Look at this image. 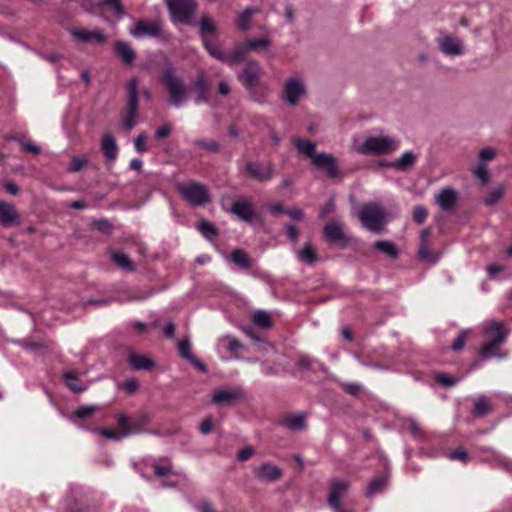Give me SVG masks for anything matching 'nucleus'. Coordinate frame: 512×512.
<instances>
[{"label":"nucleus","mask_w":512,"mask_h":512,"mask_svg":"<svg viewBox=\"0 0 512 512\" xmlns=\"http://www.w3.org/2000/svg\"><path fill=\"white\" fill-rule=\"evenodd\" d=\"M296 257L306 265H314L319 261L318 249L311 241H308L296 251Z\"/></svg>","instance_id":"22"},{"label":"nucleus","mask_w":512,"mask_h":512,"mask_svg":"<svg viewBox=\"0 0 512 512\" xmlns=\"http://www.w3.org/2000/svg\"><path fill=\"white\" fill-rule=\"evenodd\" d=\"M197 229L198 231L206 238V239H209V240H212L213 238H215L217 235H218V229L216 228V226L210 222V221H206V220H203V221H200L198 224H197Z\"/></svg>","instance_id":"39"},{"label":"nucleus","mask_w":512,"mask_h":512,"mask_svg":"<svg viewBox=\"0 0 512 512\" xmlns=\"http://www.w3.org/2000/svg\"><path fill=\"white\" fill-rule=\"evenodd\" d=\"M161 82L164 85L169 101L175 108L182 107L188 100L189 87L184 79L177 74L176 68L168 65L161 74Z\"/></svg>","instance_id":"2"},{"label":"nucleus","mask_w":512,"mask_h":512,"mask_svg":"<svg viewBox=\"0 0 512 512\" xmlns=\"http://www.w3.org/2000/svg\"><path fill=\"white\" fill-rule=\"evenodd\" d=\"M417 155L408 150L405 151L393 164H391V167H394L397 170L400 171H407L409 170L416 162Z\"/></svg>","instance_id":"33"},{"label":"nucleus","mask_w":512,"mask_h":512,"mask_svg":"<svg viewBox=\"0 0 512 512\" xmlns=\"http://www.w3.org/2000/svg\"><path fill=\"white\" fill-rule=\"evenodd\" d=\"M400 141L390 136H368L357 152L365 155H381L399 148Z\"/></svg>","instance_id":"6"},{"label":"nucleus","mask_w":512,"mask_h":512,"mask_svg":"<svg viewBox=\"0 0 512 512\" xmlns=\"http://www.w3.org/2000/svg\"><path fill=\"white\" fill-rule=\"evenodd\" d=\"M244 397L241 387H225L213 391L211 400L216 405H234Z\"/></svg>","instance_id":"10"},{"label":"nucleus","mask_w":512,"mask_h":512,"mask_svg":"<svg viewBox=\"0 0 512 512\" xmlns=\"http://www.w3.org/2000/svg\"><path fill=\"white\" fill-rule=\"evenodd\" d=\"M329 483L330 492L327 498V504L334 512H343L341 498L348 492L350 484L340 478H332Z\"/></svg>","instance_id":"9"},{"label":"nucleus","mask_w":512,"mask_h":512,"mask_svg":"<svg viewBox=\"0 0 512 512\" xmlns=\"http://www.w3.org/2000/svg\"><path fill=\"white\" fill-rule=\"evenodd\" d=\"M306 94V84L299 76L289 77L283 84L282 99L290 106L297 105Z\"/></svg>","instance_id":"8"},{"label":"nucleus","mask_w":512,"mask_h":512,"mask_svg":"<svg viewBox=\"0 0 512 512\" xmlns=\"http://www.w3.org/2000/svg\"><path fill=\"white\" fill-rule=\"evenodd\" d=\"M168 10L174 23L190 24L196 10L194 0H166Z\"/></svg>","instance_id":"7"},{"label":"nucleus","mask_w":512,"mask_h":512,"mask_svg":"<svg viewBox=\"0 0 512 512\" xmlns=\"http://www.w3.org/2000/svg\"><path fill=\"white\" fill-rule=\"evenodd\" d=\"M492 411L490 399L486 395H479L474 399L473 415L483 417Z\"/></svg>","instance_id":"34"},{"label":"nucleus","mask_w":512,"mask_h":512,"mask_svg":"<svg viewBox=\"0 0 512 512\" xmlns=\"http://www.w3.org/2000/svg\"><path fill=\"white\" fill-rule=\"evenodd\" d=\"M219 345L231 353L237 352L243 346L238 339L229 335L221 338L219 340Z\"/></svg>","instance_id":"41"},{"label":"nucleus","mask_w":512,"mask_h":512,"mask_svg":"<svg viewBox=\"0 0 512 512\" xmlns=\"http://www.w3.org/2000/svg\"><path fill=\"white\" fill-rule=\"evenodd\" d=\"M58 512H84V510L76 509L74 501L70 498H65L60 503Z\"/></svg>","instance_id":"56"},{"label":"nucleus","mask_w":512,"mask_h":512,"mask_svg":"<svg viewBox=\"0 0 512 512\" xmlns=\"http://www.w3.org/2000/svg\"><path fill=\"white\" fill-rule=\"evenodd\" d=\"M97 4L110 8L117 16H122L124 14L120 0H98Z\"/></svg>","instance_id":"49"},{"label":"nucleus","mask_w":512,"mask_h":512,"mask_svg":"<svg viewBox=\"0 0 512 512\" xmlns=\"http://www.w3.org/2000/svg\"><path fill=\"white\" fill-rule=\"evenodd\" d=\"M176 189L181 197L194 207L204 206L211 202L209 189L196 181L179 182Z\"/></svg>","instance_id":"4"},{"label":"nucleus","mask_w":512,"mask_h":512,"mask_svg":"<svg viewBox=\"0 0 512 512\" xmlns=\"http://www.w3.org/2000/svg\"><path fill=\"white\" fill-rule=\"evenodd\" d=\"M19 223L20 214L15 206L11 203L0 201V225L8 228L13 225H19Z\"/></svg>","instance_id":"18"},{"label":"nucleus","mask_w":512,"mask_h":512,"mask_svg":"<svg viewBox=\"0 0 512 512\" xmlns=\"http://www.w3.org/2000/svg\"><path fill=\"white\" fill-rule=\"evenodd\" d=\"M448 458L452 461L459 460L463 463H467L469 460V455L466 451L462 449H457L449 453Z\"/></svg>","instance_id":"62"},{"label":"nucleus","mask_w":512,"mask_h":512,"mask_svg":"<svg viewBox=\"0 0 512 512\" xmlns=\"http://www.w3.org/2000/svg\"><path fill=\"white\" fill-rule=\"evenodd\" d=\"M249 51L266 49L271 46V41L267 36H263L258 39H250L246 41Z\"/></svg>","instance_id":"44"},{"label":"nucleus","mask_w":512,"mask_h":512,"mask_svg":"<svg viewBox=\"0 0 512 512\" xmlns=\"http://www.w3.org/2000/svg\"><path fill=\"white\" fill-rule=\"evenodd\" d=\"M198 27L202 43L217 38V27L210 17L203 16L198 23Z\"/></svg>","instance_id":"24"},{"label":"nucleus","mask_w":512,"mask_h":512,"mask_svg":"<svg viewBox=\"0 0 512 512\" xmlns=\"http://www.w3.org/2000/svg\"><path fill=\"white\" fill-rule=\"evenodd\" d=\"M80 374L75 370L66 371L63 374L65 384L74 393H82L88 389V384L80 381Z\"/></svg>","instance_id":"26"},{"label":"nucleus","mask_w":512,"mask_h":512,"mask_svg":"<svg viewBox=\"0 0 512 512\" xmlns=\"http://www.w3.org/2000/svg\"><path fill=\"white\" fill-rule=\"evenodd\" d=\"M323 234L329 242H340L345 239V234L341 223L330 221L323 228Z\"/></svg>","instance_id":"27"},{"label":"nucleus","mask_w":512,"mask_h":512,"mask_svg":"<svg viewBox=\"0 0 512 512\" xmlns=\"http://www.w3.org/2000/svg\"><path fill=\"white\" fill-rule=\"evenodd\" d=\"M429 231L423 230L421 232V242L418 250V256L421 260L435 264L438 261V257L432 253L428 246Z\"/></svg>","instance_id":"29"},{"label":"nucleus","mask_w":512,"mask_h":512,"mask_svg":"<svg viewBox=\"0 0 512 512\" xmlns=\"http://www.w3.org/2000/svg\"><path fill=\"white\" fill-rule=\"evenodd\" d=\"M483 335L487 341L480 348V355L483 358H504L505 353H498V348L506 341L509 330L505 328L503 322L490 320L482 328Z\"/></svg>","instance_id":"1"},{"label":"nucleus","mask_w":512,"mask_h":512,"mask_svg":"<svg viewBox=\"0 0 512 512\" xmlns=\"http://www.w3.org/2000/svg\"><path fill=\"white\" fill-rule=\"evenodd\" d=\"M315 365H319L322 367V364L318 360L310 358L309 356L306 355L300 356L297 363L298 368L304 371H309L313 369Z\"/></svg>","instance_id":"50"},{"label":"nucleus","mask_w":512,"mask_h":512,"mask_svg":"<svg viewBox=\"0 0 512 512\" xmlns=\"http://www.w3.org/2000/svg\"><path fill=\"white\" fill-rule=\"evenodd\" d=\"M138 113L126 112L123 120V127L126 130H131L137 122Z\"/></svg>","instance_id":"63"},{"label":"nucleus","mask_w":512,"mask_h":512,"mask_svg":"<svg viewBox=\"0 0 512 512\" xmlns=\"http://www.w3.org/2000/svg\"><path fill=\"white\" fill-rule=\"evenodd\" d=\"M130 33L135 38H143L146 36L158 37L162 33V28L158 21L140 20L135 24V27Z\"/></svg>","instance_id":"14"},{"label":"nucleus","mask_w":512,"mask_h":512,"mask_svg":"<svg viewBox=\"0 0 512 512\" xmlns=\"http://www.w3.org/2000/svg\"><path fill=\"white\" fill-rule=\"evenodd\" d=\"M388 485V479L384 476L375 477L368 485L365 495L368 498L381 494Z\"/></svg>","instance_id":"35"},{"label":"nucleus","mask_w":512,"mask_h":512,"mask_svg":"<svg viewBox=\"0 0 512 512\" xmlns=\"http://www.w3.org/2000/svg\"><path fill=\"white\" fill-rule=\"evenodd\" d=\"M111 258L118 267L125 271L131 272L135 269L133 262L123 252H113Z\"/></svg>","instance_id":"38"},{"label":"nucleus","mask_w":512,"mask_h":512,"mask_svg":"<svg viewBox=\"0 0 512 512\" xmlns=\"http://www.w3.org/2000/svg\"><path fill=\"white\" fill-rule=\"evenodd\" d=\"M139 79L137 77H131L127 83L128 90V102L127 112L138 113V101H139Z\"/></svg>","instance_id":"23"},{"label":"nucleus","mask_w":512,"mask_h":512,"mask_svg":"<svg viewBox=\"0 0 512 512\" xmlns=\"http://www.w3.org/2000/svg\"><path fill=\"white\" fill-rule=\"evenodd\" d=\"M172 124L164 123L155 131V137L159 140L167 138L172 132Z\"/></svg>","instance_id":"60"},{"label":"nucleus","mask_w":512,"mask_h":512,"mask_svg":"<svg viewBox=\"0 0 512 512\" xmlns=\"http://www.w3.org/2000/svg\"><path fill=\"white\" fill-rule=\"evenodd\" d=\"M249 52V48L245 42L243 45L236 47L231 53H229L225 62L229 63L231 66L236 65L243 61Z\"/></svg>","instance_id":"37"},{"label":"nucleus","mask_w":512,"mask_h":512,"mask_svg":"<svg viewBox=\"0 0 512 512\" xmlns=\"http://www.w3.org/2000/svg\"><path fill=\"white\" fill-rule=\"evenodd\" d=\"M427 215H428V211H427L426 207L419 205L414 208L413 218H414L415 222H417L419 224L423 223L426 220Z\"/></svg>","instance_id":"58"},{"label":"nucleus","mask_w":512,"mask_h":512,"mask_svg":"<svg viewBox=\"0 0 512 512\" xmlns=\"http://www.w3.org/2000/svg\"><path fill=\"white\" fill-rule=\"evenodd\" d=\"M457 200V191L450 187L440 190L439 193L435 196L436 203L444 211L452 210L455 207Z\"/></svg>","instance_id":"20"},{"label":"nucleus","mask_w":512,"mask_h":512,"mask_svg":"<svg viewBox=\"0 0 512 512\" xmlns=\"http://www.w3.org/2000/svg\"><path fill=\"white\" fill-rule=\"evenodd\" d=\"M282 425L291 431H303L307 427L306 414L296 413L287 415L282 420Z\"/></svg>","instance_id":"28"},{"label":"nucleus","mask_w":512,"mask_h":512,"mask_svg":"<svg viewBox=\"0 0 512 512\" xmlns=\"http://www.w3.org/2000/svg\"><path fill=\"white\" fill-rule=\"evenodd\" d=\"M115 54L126 65H131L136 59V52L131 44L124 40H116L113 45Z\"/></svg>","instance_id":"21"},{"label":"nucleus","mask_w":512,"mask_h":512,"mask_svg":"<svg viewBox=\"0 0 512 512\" xmlns=\"http://www.w3.org/2000/svg\"><path fill=\"white\" fill-rule=\"evenodd\" d=\"M193 86L196 90H207L210 89L209 83L206 79L204 72L198 73L192 81Z\"/></svg>","instance_id":"53"},{"label":"nucleus","mask_w":512,"mask_h":512,"mask_svg":"<svg viewBox=\"0 0 512 512\" xmlns=\"http://www.w3.org/2000/svg\"><path fill=\"white\" fill-rule=\"evenodd\" d=\"M439 50L446 56L454 57L465 53L463 42L455 36L444 35L436 40Z\"/></svg>","instance_id":"11"},{"label":"nucleus","mask_w":512,"mask_h":512,"mask_svg":"<svg viewBox=\"0 0 512 512\" xmlns=\"http://www.w3.org/2000/svg\"><path fill=\"white\" fill-rule=\"evenodd\" d=\"M96 432L100 433L107 439H112V440H120V439H123V438L135 433L132 430L113 431V430L106 429V428L97 429Z\"/></svg>","instance_id":"42"},{"label":"nucleus","mask_w":512,"mask_h":512,"mask_svg":"<svg viewBox=\"0 0 512 512\" xmlns=\"http://www.w3.org/2000/svg\"><path fill=\"white\" fill-rule=\"evenodd\" d=\"M293 143L298 153L310 158L311 161L313 157L318 154L316 152V144L313 141L296 137L293 139Z\"/></svg>","instance_id":"31"},{"label":"nucleus","mask_w":512,"mask_h":512,"mask_svg":"<svg viewBox=\"0 0 512 512\" xmlns=\"http://www.w3.org/2000/svg\"><path fill=\"white\" fill-rule=\"evenodd\" d=\"M358 218L362 225L371 232L379 233L385 227L386 214L377 203L364 204L358 212Z\"/></svg>","instance_id":"5"},{"label":"nucleus","mask_w":512,"mask_h":512,"mask_svg":"<svg viewBox=\"0 0 512 512\" xmlns=\"http://www.w3.org/2000/svg\"><path fill=\"white\" fill-rule=\"evenodd\" d=\"M118 150L115 137L109 132L105 133L101 142V151L105 155L106 160L114 162L118 156Z\"/></svg>","instance_id":"25"},{"label":"nucleus","mask_w":512,"mask_h":512,"mask_svg":"<svg viewBox=\"0 0 512 512\" xmlns=\"http://www.w3.org/2000/svg\"><path fill=\"white\" fill-rule=\"evenodd\" d=\"M481 450L482 451H491L494 458L497 460L499 466L502 467L503 469H505L506 472L512 473V462H510L507 457L503 456L502 454L496 452L495 450H493L492 448H489V447L482 448Z\"/></svg>","instance_id":"46"},{"label":"nucleus","mask_w":512,"mask_h":512,"mask_svg":"<svg viewBox=\"0 0 512 512\" xmlns=\"http://www.w3.org/2000/svg\"><path fill=\"white\" fill-rule=\"evenodd\" d=\"M253 323L257 326L268 328L271 326L270 315L266 311L259 310L253 315Z\"/></svg>","instance_id":"48"},{"label":"nucleus","mask_w":512,"mask_h":512,"mask_svg":"<svg viewBox=\"0 0 512 512\" xmlns=\"http://www.w3.org/2000/svg\"><path fill=\"white\" fill-rule=\"evenodd\" d=\"M259 12V9L253 6H249L244 9L236 20V26L240 31H248L251 26L252 18Z\"/></svg>","instance_id":"30"},{"label":"nucleus","mask_w":512,"mask_h":512,"mask_svg":"<svg viewBox=\"0 0 512 512\" xmlns=\"http://www.w3.org/2000/svg\"><path fill=\"white\" fill-rule=\"evenodd\" d=\"M471 334V330H468V329H463L461 330L455 341L452 343L451 345V349L454 351V352H459L461 350H463L464 346H465V343L469 337V335Z\"/></svg>","instance_id":"43"},{"label":"nucleus","mask_w":512,"mask_h":512,"mask_svg":"<svg viewBox=\"0 0 512 512\" xmlns=\"http://www.w3.org/2000/svg\"><path fill=\"white\" fill-rule=\"evenodd\" d=\"M129 363L135 370H150L155 366V362L145 356L140 354L131 353L129 355Z\"/></svg>","instance_id":"32"},{"label":"nucleus","mask_w":512,"mask_h":512,"mask_svg":"<svg viewBox=\"0 0 512 512\" xmlns=\"http://www.w3.org/2000/svg\"><path fill=\"white\" fill-rule=\"evenodd\" d=\"M72 36L82 43L95 42L103 45L106 43V36L100 29L86 30V29H73L71 30Z\"/></svg>","instance_id":"19"},{"label":"nucleus","mask_w":512,"mask_h":512,"mask_svg":"<svg viewBox=\"0 0 512 512\" xmlns=\"http://www.w3.org/2000/svg\"><path fill=\"white\" fill-rule=\"evenodd\" d=\"M474 175L485 184L488 181V170L485 163H480L473 170Z\"/></svg>","instance_id":"55"},{"label":"nucleus","mask_w":512,"mask_h":512,"mask_svg":"<svg viewBox=\"0 0 512 512\" xmlns=\"http://www.w3.org/2000/svg\"><path fill=\"white\" fill-rule=\"evenodd\" d=\"M245 170L252 178L260 182H266L273 178L275 166L272 162H248L245 165Z\"/></svg>","instance_id":"13"},{"label":"nucleus","mask_w":512,"mask_h":512,"mask_svg":"<svg viewBox=\"0 0 512 512\" xmlns=\"http://www.w3.org/2000/svg\"><path fill=\"white\" fill-rule=\"evenodd\" d=\"M230 213L246 223H251L254 217V206L247 199H238L233 202Z\"/></svg>","instance_id":"17"},{"label":"nucleus","mask_w":512,"mask_h":512,"mask_svg":"<svg viewBox=\"0 0 512 512\" xmlns=\"http://www.w3.org/2000/svg\"><path fill=\"white\" fill-rule=\"evenodd\" d=\"M436 380L443 386L451 387L457 384L458 380L451 377L446 373H439L436 375Z\"/></svg>","instance_id":"59"},{"label":"nucleus","mask_w":512,"mask_h":512,"mask_svg":"<svg viewBox=\"0 0 512 512\" xmlns=\"http://www.w3.org/2000/svg\"><path fill=\"white\" fill-rule=\"evenodd\" d=\"M374 249L395 259L398 257V250L395 244L389 240H380L374 243Z\"/></svg>","instance_id":"36"},{"label":"nucleus","mask_w":512,"mask_h":512,"mask_svg":"<svg viewBox=\"0 0 512 512\" xmlns=\"http://www.w3.org/2000/svg\"><path fill=\"white\" fill-rule=\"evenodd\" d=\"M503 193H504V191L502 188L494 189L485 197L484 203L489 206L494 205L495 203H497L500 200Z\"/></svg>","instance_id":"54"},{"label":"nucleus","mask_w":512,"mask_h":512,"mask_svg":"<svg viewBox=\"0 0 512 512\" xmlns=\"http://www.w3.org/2000/svg\"><path fill=\"white\" fill-rule=\"evenodd\" d=\"M232 261L242 267L248 268L250 266V260L245 252L242 250L236 249L231 253Z\"/></svg>","instance_id":"47"},{"label":"nucleus","mask_w":512,"mask_h":512,"mask_svg":"<svg viewBox=\"0 0 512 512\" xmlns=\"http://www.w3.org/2000/svg\"><path fill=\"white\" fill-rule=\"evenodd\" d=\"M192 344L191 340L188 336L183 337L178 343V352L182 358L187 360L191 365H193L198 371L202 373L207 372L206 365L197 359L195 355L191 351Z\"/></svg>","instance_id":"16"},{"label":"nucleus","mask_w":512,"mask_h":512,"mask_svg":"<svg viewBox=\"0 0 512 512\" xmlns=\"http://www.w3.org/2000/svg\"><path fill=\"white\" fill-rule=\"evenodd\" d=\"M122 386L128 394H133L137 390L139 383L135 378H128L123 382Z\"/></svg>","instance_id":"64"},{"label":"nucleus","mask_w":512,"mask_h":512,"mask_svg":"<svg viewBox=\"0 0 512 512\" xmlns=\"http://www.w3.org/2000/svg\"><path fill=\"white\" fill-rule=\"evenodd\" d=\"M311 164L322 171H324L330 178H335L340 175V170L337 166V159L329 153L321 152L313 157Z\"/></svg>","instance_id":"12"},{"label":"nucleus","mask_w":512,"mask_h":512,"mask_svg":"<svg viewBox=\"0 0 512 512\" xmlns=\"http://www.w3.org/2000/svg\"><path fill=\"white\" fill-rule=\"evenodd\" d=\"M87 163H88V159L86 157L73 156L71 159V163L68 167V170L70 172H78L83 167H85L87 165Z\"/></svg>","instance_id":"52"},{"label":"nucleus","mask_w":512,"mask_h":512,"mask_svg":"<svg viewBox=\"0 0 512 512\" xmlns=\"http://www.w3.org/2000/svg\"><path fill=\"white\" fill-rule=\"evenodd\" d=\"M203 46L207 50V52L215 59L225 62L227 59V54L223 52V50L214 43L212 40L203 42Z\"/></svg>","instance_id":"40"},{"label":"nucleus","mask_w":512,"mask_h":512,"mask_svg":"<svg viewBox=\"0 0 512 512\" xmlns=\"http://www.w3.org/2000/svg\"><path fill=\"white\" fill-rule=\"evenodd\" d=\"M254 477L260 481L273 483L282 476V470L270 462H264L259 467L253 469Z\"/></svg>","instance_id":"15"},{"label":"nucleus","mask_w":512,"mask_h":512,"mask_svg":"<svg viewBox=\"0 0 512 512\" xmlns=\"http://www.w3.org/2000/svg\"><path fill=\"white\" fill-rule=\"evenodd\" d=\"M409 429L413 438L417 440H423L425 437L424 431L421 427L416 423V421L411 420L409 424Z\"/></svg>","instance_id":"61"},{"label":"nucleus","mask_w":512,"mask_h":512,"mask_svg":"<svg viewBox=\"0 0 512 512\" xmlns=\"http://www.w3.org/2000/svg\"><path fill=\"white\" fill-rule=\"evenodd\" d=\"M146 140H147V136L145 133H141L135 138L134 147L137 152L145 153L148 150Z\"/></svg>","instance_id":"57"},{"label":"nucleus","mask_w":512,"mask_h":512,"mask_svg":"<svg viewBox=\"0 0 512 512\" xmlns=\"http://www.w3.org/2000/svg\"><path fill=\"white\" fill-rule=\"evenodd\" d=\"M262 73V68L257 61H249L238 74L239 80L249 91L250 98L261 104L267 102V95L256 91V87L260 83Z\"/></svg>","instance_id":"3"},{"label":"nucleus","mask_w":512,"mask_h":512,"mask_svg":"<svg viewBox=\"0 0 512 512\" xmlns=\"http://www.w3.org/2000/svg\"><path fill=\"white\" fill-rule=\"evenodd\" d=\"M98 410L97 405H86L81 406L74 412L73 416L84 419L90 417L93 413H95Z\"/></svg>","instance_id":"51"},{"label":"nucleus","mask_w":512,"mask_h":512,"mask_svg":"<svg viewBox=\"0 0 512 512\" xmlns=\"http://www.w3.org/2000/svg\"><path fill=\"white\" fill-rule=\"evenodd\" d=\"M193 145L195 147L203 148L209 152H219L220 144L216 140H204V139H196L193 141Z\"/></svg>","instance_id":"45"}]
</instances>
